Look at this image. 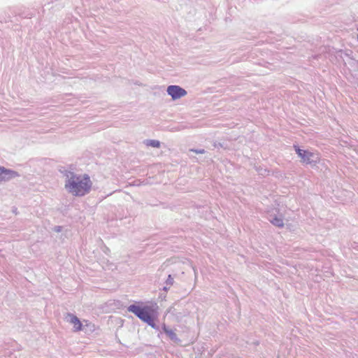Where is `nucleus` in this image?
<instances>
[{"label": "nucleus", "mask_w": 358, "mask_h": 358, "mask_svg": "<svg viewBox=\"0 0 358 358\" xmlns=\"http://www.w3.org/2000/svg\"><path fill=\"white\" fill-rule=\"evenodd\" d=\"M269 220L273 225L276 227H282L284 226L283 219L281 217L271 215Z\"/></svg>", "instance_id": "8"}, {"label": "nucleus", "mask_w": 358, "mask_h": 358, "mask_svg": "<svg viewBox=\"0 0 358 358\" xmlns=\"http://www.w3.org/2000/svg\"><path fill=\"white\" fill-rule=\"evenodd\" d=\"M213 146L215 148H223V145L221 143H217V142H215L213 143Z\"/></svg>", "instance_id": "13"}, {"label": "nucleus", "mask_w": 358, "mask_h": 358, "mask_svg": "<svg viewBox=\"0 0 358 358\" xmlns=\"http://www.w3.org/2000/svg\"><path fill=\"white\" fill-rule=\"evenodd\" d=\"M20 175L17 171L6 169L3 166H0V182L8 181L13 178L18 177Z\"/></svg>", "instance_id": "5"}, {"label": "nucleus", "mask_w": 358, "mask_h": 358, "mask_svg": "<svg viewBox=\"0 0 358 358\" xmlns=\"http://www.w3.org/2000/svg\"><path fill=\"white\" fill-rule=\"evenodd\" d=\"M164 330L165 331L166 334L167 336H176V334H174V332L173 331L172 329H167L166 327L164 325Z\"/></svg>", "instance_id": "11"}, {"label": "nucleus", "mask_w": 358, "mask_h": 358, "mask_svg": "<svg viewBox=\"0 0 358 358\" xmlns=\"http://www.w3.org/2000/svg\"><path fill=\"white\" fill-rule=\"evenodd\" d=\"M62 227L61 226H57L55 227V231L60 232L62 231Z\"/></svg>", "instance_id": "14"}, {"label": "nucleus", "mask_w": 358, "mask_h": 358, "mask_svg": "<svg viewBox=\"0 0 358 358\" xmlns=\"http://www.w3.org/2000/svg\"><path fill=\"white\" fill-rule=\"evenodd\" d=\"M145 144L152 148H159L160 142L157 140H146Z\"/></svg>", "instance_id": "9"}, {"label": "nucleus", "mask_w": 358, "mask_h": 358, "mask_svg": "<svg viewBox=\"0 0 358 358\" xmlns=\"http://www.w3.org/2000/svg\"><path fill=\"white\" fill-rule=\"evenodd\" d=\"M127 310L128 312L132 313L143 322L152 328H155V320L157 317V312L152 306L143 305L142 301H136L129 305Z\"/></svg>", "instance_id": "2"}, {"label": "nucleus", "mask_w": 358, "mask_h": 358, "mask_svg": "<svg viewBox=\"0 0 358 358\" xmlns=\"http://www.w3.org/2000/svg\"><path fill=\"white\" fill-rule=\"evenodd\" d=\"M170 287L171 286H166V285L165 284V286H164L163 287V290L167 292L170 289Z\"/></svg>", "instance_id": "15"}, {"label": "nucleus", "mask_w": 358, "mask_h": 358, "mask_svg": "<svg viewBox=\"0 0 358 358\" xmlns=\"http://www.w3.org/2000/svg\"><path fill=\"white\" fill-rule=\"evenodd\" d=\"M190 151L196 154H203L206 152L204 149H191Z\"/></svg>", "instance_id": "12"}, {"label": "nucleus", "mask_w": 358, "mask_h": 358, "mask_svg": "<svg viewBox=\"0 0 358 358\" xmlns=\"http://www.w3.org/2000/svg\"><path fill=\"white\" fill-rule=\"evenodd\" d=\"M173 282H174L173 278L171 276V274H169L168 275V278H167L166 282H165V284L166 285V286H171V285H173Z\"/></svg>", "instance_id": "10"}, {"label": "nucleus", "mask_w": 358, "mask_h": 358, "mask_svg": "<svg viewBox=\"0 0 358 358\" xmlns=\"http://www.w3.org/2000/svg\"><path fill=\"white\" fill-rule=\"evenodd\" d=\"M294 147L296 154L301 158L303 163L310 164L311 166H315L317 164L319 157L317 154L308 150L301 149L297 145H294Z\"/></svg>", "instance_id": "3"}, {"label": "nucleus", "mask_w": 358, "mask_h": 358, "mask_svg": "<svg viewBox=\"0 0 358 358\" xmlns=\"http://www.w3.org/2000/svg\"><path fill=\"white\" fill-rule=\"evenodd\" d=\"M66 320L68 322L73 324V331L75 332L82 331L83 322H82L76 315L73 313H67Z\"/></svg>", "instance_id": "6"}, {"label": "nucleus", "mask_w": 358, "mask_h": 358, "mask_svg": "<svg viewBox=\"0 0 358 358\" xmlns=\"http://www.w3.org/2000/svg\"><path fill=\"white\" fill-rule=\"evenodd\" d=\"M166 92L173 100L180 99L187 94V91L178 85H169Z\"/></svg>", "instance_id": "4"}, {"label": "nucleus", "mask_w": 358, "mask_h": 358, "mask_svg": "<svg viewBox=\"0 0 358 358\" xmlns=\"http://www.w3.org/2000/svg\"><path fill=\"white\" fill-rule=\"evenodd\" d=\"M83 328L82 329V331H84L85 334H92L95 332L96 334H98V332H96V327L95 324L89 322L88 320H84Z\"/></svg>", "instance_id": "7"}, {"label": "nucleus", "mask_w": 358, "mask_h": 358, "mask_svg": "<svg viewBox=\"0 0 358 358\" xmlns=\"http://www.w3.org/2000/svg\"><path fill=\"white\" fill-rule=\"evenodd\" d=\"M64 176L66 177L65 189L73 196H83L90 192L92 182L87 174L78 175L73 171H65Z\"/></svg>", "instance_id": "1"}]
</instances>
